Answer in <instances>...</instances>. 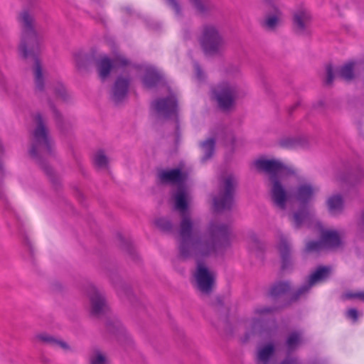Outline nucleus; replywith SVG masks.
<instances>
[{"mask_svg":"<svg viewBox=\"0 0 364 364\" xmlns=\"http://www.w3.org/2000/svg\"><path fill=\"white\" fill-rule=\"evenodd\" d=\"M174 200L176 209L181 217L178 250L183 258L192 255L208 256L230 247L232 232L228 224L213 220L210 222L203 235L196 236L193 233V223L188 211V193L185 186L177 187Z\"/></svg>","mask_w":364,"mask_h":364,"instance_id":"obj_1","label":"nucleus"},{"mask_svg":"<svg viewBox=\"0 0 364 364\" xmlns=\"http://www.w3.org/2000/svg\"><path fill=\"white\" fill-rule=\"evenodd\" d=\"M33 120L34 128L30 134L29 155L46 175L53 188L58 191L61 187V181L48 162V159L53 156L54 144L46 119L38 112L33 116Z\"/></svg>","mask_w":364,"mask_h":364,"instance_id":"obj_2","label":"nucleus"},{"mask_svg":"<svg viewBox=\"0 0 364 364\" xmlns=\"http://www.w3.org/2000/svg\"><path fill=\"white\" fill-rule=\"evenodd\" d=\"M18 20L22 28L19 51L23 59H31L33 61L32 71L35 90L36 92H43L45 90L46 71L38 58L42 37L36 29L34 16L28 11H21Z\"/></svg>","mask_w":364,"mask_h":364,"instance_id":"obj_3","label":"nucleus"},{"mask_svg":"<svg viewBox=\"0 0 364 364\" xmlns=\"http://www.w3.org/2000/svg\"><path fill=\"white\" fill-rule=\"evenodd\" d=\"M255 166L259 172L265 173L269 176L272 203L280 209L285 210L289 195L279 177L296 176V170L277 159H259L255 161Z\"/></svg>","mask_w":364,"mask_h":364,"instance_id":"obj_4","label":"nucleus"},{"mask_svg":"<svg viewBox=\"0 0 364 364\" xmlns=\"http://www.w3.org/2000/svg\"><path fill=\"white\" fill-rule=\"evenodd\" d=\"M198 42L203 53L208 55H221L226 47L223 35L218 26L213 23L202 26Z\"/></svg>","mask_w":364,"mask_h":364,"instance_id":"obj_5","label":"nucleus"},{"mask_svg":"<svg viewBox=\"0 0 364 364\" xmlns=\"http://www.w3.org/2000/svg\"><path fill=\"white\" fill-rule=\"evenodd\" d=\"M237 186L238 181L232 174H229L220 179L218 195L213 198L215 212L223 213L232 210Z\"/></svg>","mask_w":364,"mask_h":364,"instance_id":"obj_6","label":"nucleus"},{"mask_svg":"<svg viewBox=\"0 0 364 364\" xmlns=\"http://www.w3.org/2000/svg\"><path fill=\"white\" fill-rule=\"evenodd\" d=\"M100 320L105 323L109 331L114 324L120 328V321L112 314L109 304L103 290L92 285V321Z\"/></svg>","mask_w":364,"mask_h":364,"instance_id":"obj_7","label":"nucleus"},{"mask_svg":"<svg viewBox=\"0 0 364 364\" xmlns=\"http://www.w3.org/2000/svg\"><path fill=\"white\" fill-rule=\"evenodd\" d=\"M210 92L219 107L223 110L230 109L237 98L245 95V92L238 86L228 82H221L213 86Z\"/></svg>","mask_w":364,"mask_h":364,"instance_id":"obj_8","label":"nucleus"},{"mask_svg":"<svg viewBox=\"0 0 364 364\" xmlns=\"http://www.w3.org/2000/svg\"><path fill=\"white\" fill-rule=\"evenodd\" d=\"M331 272V269L325 266H319L314 272L309 277L307 282L301 286L293 292L289 300L284 304V306H290L292 304L297 302L301 298L304 297L309 292L311 288L317 282L326 279Z\"/></svg>","mask_w":364,"mask_h":364,"instance_id":"obj_9","label":"nucleus"},{"mask_svg":"<svg viewBox=\"0 0 364 364\" xmlns=\"http://www.w3.org/2000/svg\"><path fill=\"white\" fill-rule=\"evenodd\" d=\"M210 255H209V256ZM179 257L183 259H186V258H183L180 255ZM194 257L197 259V267L194 274L196 282V287L202 294L210 295L212 293L215 285V276L213 273L211 272L208 268L200 261V258L205 257L206 256L196 257V255H192L190 257ZM207 257H208V255Z\"/></svg>","mask_w":364,"mask_h":364,"instance_id":"obj_10","label":"nucleus"},{"mask_svg":"<svg viewBox=\"0 0 364 364\" xmlns=\"http://www.w3.org/2000/svg\"><path fill=\"white\" fill-rule=\"evenodd\" d=\"M132 78L129 73L119 75L112 87L111 98L115 104L124 101L128 95Z\"/></svg>","mask_w":364,"mask_h":364,"instance_id":"obj_11","label":"nucleus"},{"mask_svg":"<svg viewBox=\"0 0 364 364\" xmlns=\"http://www.w3.org/2000/svg\"><path fill=\"white\" fill-rule=\"evenodd\" d=\"M154 107L158 114L166 119L172 117L178 119V101L174 95L157 99L154 102Z\"/></svg>","mask_w":364,"mask_h":364,"instance_id":"obj_12","label":"nucleus"},{"mask_svg":"<svg viewBox=\"0 0 364 364\" xmlns=\"http://www.w3.org/2000/svg\"><path fill=\"white\" fill-rule=\"evenodd\" d=\"M188 174L180 168L172 169H161L157 173V178L160 183L176 184L178 186H185Z\"/></svg>","mask_w":364,"mask_h":364,"instance_id":"obj_13","label":"nucleus"},{"mask_svg":"<svg viewBox=\"0 0 364 364\" xmlns=\"http://www.w3.org/2000/svg\"><path fill=\"white\" fill-rule=\"evenodd\" d=\"M72 57L77 74L81 76L87 75L91 60L90 49L78 48L73 53Z\"/></svg>","mask_w":364,"mask_h":364,"instance_id":"obj_14","label":"nucleus"},{"mask_svg":"<svg viewBox=\"0 0 364 364\" xmlns=\"http://www.w3.org/2000/svg\"><path fill=\"white\" fill-rule=\"evenodd\" d=\"M212 306L218 320L215 325L225 331L228 330L230 326L229 321L230 309L224 305L223 297L217 296L212 303Z\"/></svg>","mask_w":364,"mask_h":364,"instance_id":"obj_15","label":"nucleus"},{"mask_svg":"<svg viewBox=\"0 0 364 364\" xmlns=\"http://www.w3.org/2000/svg\"><path fill=\"white\" fill-rule=\"evenodd\" d=\"M48 104L52 111L58 130L64 136L70 134L73 130L71 122L64 117L63 114L57 109L54 103L50 99L48 100Z\"/></svg>","mask_w":364,"mask_h":364,"instance_id":"obj_16","label":"nucleus"},{"mask_svg":"<svg viewBox=\"0 0 364 364\" xmlns=\"http://www.w3.org/2000/svg\"><path fill=\"white\" fill-rule=\"evenodd\" d=\"M278 250L281 259V270L287 271L293 268V259L291 247L286 238L282 237L278 245Z\"/></svg>","mask_w":364,"mask_h":364,"instance_id":"obj_17","label":"nucleus"},{"mask_svg":"<svg viewBox=\"0 0 364 364\" xmlns=\"http://www.w3.org/2000/svg\"><path fill=\"white\" fill-rule=\"evenodd\" d=\"M311 21V14L306 9H299L294 13L293 26L298 33H304Z\"/></svg>","mask_w":364,"mask_h":364,"instance_id":"obj_18","label":"nucleus"},{"mask_svg":"<svg viewBox=\"0 0 364 364\" xmlns=\"http://www.w3.org/2000/svg\"><path fill=\"white\" fill-rule=\"evenodd\" d=\"M315 188L310 183H303L297 186L294 198L301 206L308 205L314 198Z\"/></svg>","mask_w":364,"mask_h":364,"instance_id":"obj_19","label":"nucleus"},{"mask_svg":"<svg viewBox=\"0 0 364 364\" xmlns=\"http://www.w3.org/2000/svg\"><path fill=\"white\" fill-rule=\"evenodd\" d=\"M291 284L287 281H279L271 285L268 291V296H270L274 302L284 297L291 291Z\"/></svg>","mask_w":364,"mask_h":364,"instance_id":"obj_20","label":"nucleus"},{"mask_svg":"<svg viewBox=\"0 0 364 364\" xmlns=\"http://www.w3.org/2000/svg\"><path fill=\"white\" fill-rule=\"evenodd\" d=\"M163 76L156 69H146L142 78L144 86L147 89H152L161 83Z\"/></svg>","mask_w":364,"mask_h":364,"instance_id":"obj_21","label":"nucleus"},{"mask_svg":"<svg viewBox=\"0 0 364 364\" xmlns=\"http://www.w3.org/2000/svg\"><path fill=\"white\" fill-rule=\"evenodd\" d=\"M321 238L324 247L335 248L341 245V239L336 230H323Z\"/></svg>","mask_w":364,"mask_h":364,"instance_id":"obj_22","label":"nucleus"},{"mask_svg":"<svg viewBox=\"0 0 364 364\" xmlns=\"http://www.w3.org/2000/svg\"><path fill=\"white\" fill-rule=\"evenodd\" d=\"M196 12L203 16H207L215 9L211 0H188Z\"/></svg>","mask_w":364,"mask_h":364,"instance_id":"obj_23","label":"nucleus"},{"mask_svg":"<svg viewBox=\"0 0 364 364\" xmlns=\"http://www.w3.org/2000/svg\"><path fill=\"white\" fill-rule=\"evenodd\" d=\"M34 338L44 344L53 346H58L64 350H69V346L63 341L55 338L47 333H40L35 336Z\"/></svg>","mask_w":364,"mask_h":364,"instance_id":"obj_24","label":"nucleus"},{"mask_svg":"<svg viewBox=\"0 0 364 364\" xmlns=\"http://www.w3.org/2000/svg\"><path fill=\"white\" fill-rule=\"evenodd\" d=\"M281 16V11L278 7L273 6L272 13L266 14L265 18L262 23V26L268 30H274L279 24Z\"/></svg>","mask_w":364,"mask_h":364,"instance_id":"obj_25","label":"nucleus"},{"mask_svg":"<svg viewBox=\"0 0 364 364\" xmlns=\"http://www.w3.org/2000/svg\"><path fill=\"white\" fill-rule=\"evenodd\" d=\"M326 205L331 213H340L344 208V199L341 194L332 195L327 199Z\"/></svg>","mask_w":364,"mask_h":364,"instance_id":"obj_26","label":"nucleus"},{"mask_svg":"<svg viewBox=\"0 0 364 364\" xmlns=\"http://www.w3.org/2000/svg\"><path fill=\"white\" fill-rule=\"evenodd\" d=\"M304 342L302 333L299 331L290 332L286 339V346L289 352H293Z\"/></svg>","mask_w":364,"mask_h":364,"instance_id":"obj_27","label":"nucleus"},{"mask_svg":"<svg viewBox=\"0 0 364 364\" xmlns=\"http://www.w3.org/2000/svg\"><path fill=\"white\" fill-rule=\"evenodd\" d=\"M306 141L301 137L285 136L280 139L279 145L280 147L287 149H295L299 146H304Z\"/></svg>","mask_w":364,"mask_h":364,"instance_id":"obj_28","label":"nucleus"},{"mask_svg":"<svg viewBox=\"0 0 364 364\" xmlns=\"http://www.w3.org/2000/svg\"><path fill=\"white\" fill-rule=\"evenodd\" d=\"M117 237L121 250L127 252L132 260H136L138 259V256L132 242L129 240L126 239L121 234H118Z\"/></svg>","mask_w":364,"mask_h":364,"instance_id":"obj_29","label":"nucleus"},{"mask_svg":"<svg viewBox=\"0 0 364 364\" xmlns=\"http://www.w3.org/2000/svg\"><path fill=\"white\" fill-rule=\"evenodd\" d=\"M274 346L272 343L265 345L258 353L257 362L262 364H268L271 357L274 353Z\"/></svg>","mask_w":364,"mask_h":364,"instance_id":"obj_30","label":"nucleus"},{"mask_svg":"<svg viewBox=\"0 0 364 364\" xmlns=\"http://www.w3.org/2000/svg\"><path fill=\"white\" fill-rule=\"evenodd\" d=\"M310 213L308 208L305 206H301L293 215V221L296 228H300L302 224L306 220H309Z\"/></svg>","mask_w":364,"mask_h":364,"instance_id":"obj_31","label":"nucleus"},{"mask_svg":"<svg viewBox=\"0 0 364 364\" xmlns=\"http://www.w3.org/2000/svg\"><path fill=\"white\" fill-rule=\"evenodd\" d=\"M94 163L97 168L100 170L109 169V160L103 149H99L94 156Z\"/></svg>","mask_w":364,"mask_h":364,"instance_id":"obj_32","label":"nucleus"},{"mask_svg":"<svg viewBox=\"0 0 364 364\" xmlns=\"http://www.w3.org/2000/svg\"><path fill=\"white\" fill-rule=\"evenodd\" d=\"M289 300V298L284 299L282 302L277 306H259L254 309V314L258 316H265L273 314L278 310L287 308L284 304Z\"/></svg>","mask_w":364,"mask_h":364,"instance_id":"obj_33","label":"nucleus"},{"mask_svg":"<svg viewBox=\"0 0 364 364\" xmlns=\"http://www.w3.org/2000/svg\"><path fill=\"white\" fill-rule=\"evenodd\" d=\"M354 63H348L341 66L337 72V76L346 81H351L354 79Z\"/></svg>","mask_w":364,"mask_h":364,"instance_id":"obj_34","label":"nucleus"},{"mask_svg":"<svg viewBox=\"0 0 364 364\" xmlns=\"http://www.w3.org/2000/svg\"><path fill=\"white\" fill-rule=\"evenodd\" d=\"M113 63L109 58H102L99 63V75L100 78L104 80L107 79L112 69H113Z\"/></svg>","mask_w":364,"mask_h":364,"instance_id":"obj_35","label":"nucleus"},{"mask_svg":"<svg viewBox=\"0 0 364 364\" xmlns=\"http://www.w3.org/2000/svg\"><path fill=\"white\" fill-rule=\"evenodd\" d=\"M154 224L163 232L169 233L171 232L173 229L172 222L167 218L161 217L156 218L154 221Z\"/></svg>","mask_w":364,"mask_h":364,"instance_id":"obj_36","label":"nucleus"},{"mask_svg":"<svg viewBox=\"0 0 364 364\" xmlns=\"http://www.w3.org/2000/svg\"><path fill=\"white\" fill-rule=\"evenodd\" d=\"M215 140L213 138L208 139L202 144V148L204 151V156L202 160L205 161L210 159L215 151Z\"/></svg>","mask_w":364,"mask_h":364,"instance_id":"obj_37","label":"nucleus"},{"mask_svg":"<svg viewBox=\"0 0 364 364\" xmlns=\"http://www.w3.org/2000/svg\"><path fill=\"white\" fill-rule=\"evenodd\" d=\"M56 97L61 99L63 101H68L70 98V95L65 86L62 84H58L54 88Z\"/></svg>","mask_w":364,"mask_h":364,"instance_id":"obj_38","label":"nucleus"},{"mask_svg":"<svg viewBox=\"0 0 364 364\" xmlns=\"http://www.w3.org/2000/svg\"><path fill=\"white\" fill-rule=\"evenodd\" d=\"M77 288L82 294L85 295L89 300H91V295L90 292V285L89 281L80 280L77 282Z\"/></svg>","mask_w":364,"mask_h":364,"instance_id":"obj_39","label":"nucleus"},{"mask_svg":"<svg viewBox=\"0 0 364 364\" xmlns=\"http://www.w3.org/2000/svg\"><path fill=\"white\" fill-rule=\"evenodd\" d=\"M321 239L319 241L311 240L307 242L306 245V251L309 252H318L323 247Z\"/></svg>","mask_w":364,"mask_h":364,"instance_id":"obj_40","label":"nucleus"},{"mask_svg":"<svg viewBox=\"0 0 364 364\" xmlns=\"http://www.w3.org/2000/svg\"><path fill=\"white\" fill-rule=\"evenodd\" d=\"M111 61L113 63L114 68H124L128 66L130 64V62L128 59L121 55L115 56L111 60Z\"/></svg>","mask_w":364,"mask_h":364,"instance_id":"obj_41","label":"nucleus"},{"mask_svg":"<svg viewBox=\"0 0 364 364\" xmlns=\"http://www.w3.org/2000/svg\"><path fill=\"white\" fill-rule=\"evenodd\" d=\"M166 1L173 9L176 16H183L182 8L178 0H166Z\"/></svg>","mask_w":364,"mask_h":364,"instance_id":"obj_42","label":"nucleus"},{"mask_svg":"<svg viewBox=\"0 0 364 364\" xmlns=\"http://www.w3.org/2000/svg\"><path fill=\"white\" fill-rule=\"evenodd\" d=\"M326 79L325 80V84L326 85H331L334 79L333 69L331 64H328L326 66Z\"/></svg>","mask_w":364,"mask_h":364,"instance_id":"obj_43","label":"nucleus"},{"mask_svg":"<svg viewBox=\"0 0 364 364\" xmlns=\"http://www.w3.org/2000/svg\"><path fill=\"white\" fill-rule=\"evenodd\" d=\"M92 364H109V363L105 355L97 351L95 355L92 356Z\"/></svg>","mask_w":364,"mask_h":364,"instance_id":"obj_44","label":"nucleus"},{"mask_svg":"<svg viewBox=\"0 0 364 364\" xmlns=\"http://www.w3.org/2000/svg\"><path fill=\"white\" fill-rule=\"evenodd\" d=\"M105 323V329H106V331L111 334V335H113V336H117L119 335H121V334H123L124 332V327L122 325V323H120V328L119 329H117V328L114 326V324H112L110 326V328L112 331H109L107 327H106V325H105V323Z\"/></svg>","mask_w":364,"mask_h":364,"instance_id":"obj_45","label":"nucleus"},{"mask_svg":"<svg viewBox=\"0 0 364 364\" xmlns=\"http://www.w3.org/2000/svg\"><path fill=\"white\" fill-rule=\"evenodd\" d=\"M346 298L353 299H358L360 301H364V291H359V292H349L346 294Z\"/></svg>","mask_w":364,"mask_h":364,"instance_id":"obj_46","label":"nucleus"},{"mask_svg":"<svg viewBox=\"0 0 364 364\" xmlns=\"http://www.w3.org/2000/svg\"><path fill=\"white\" fill-rule=\"evenodd\" d=\"M347 316L350 318L353 321H357L358 318V312L355 309H350L347 311Z\"/></svg>","mask_w":364,"mask_h":364,"instance_id":"obj_47","label":"nucleus"},{"mask_svg":"<svg viewBox=\"0 0 364 364\" xmlns=\"http://www.w3.org/2000/svg\"><path fill=\"white\" fill-rule=\"evenodd\" d=\"M279 364H299L296 358H286Z\"/></svg>","mask_w":364,"mask_h":364,"instance_id":"obj_48","label":"nucleus"},{"mask_svg":"<svg viewBox=\"0 0 364 364\" xmlns=\"http://www.w3.org/2000/svg\"><path fill=\"white\" fill-rule=\"evenodd\" d=\"M195 70H196V76L198 79H202L203 78V70L202 68H200V65L196 63L195 65Z\"/></svg>","mask_w":364,"mask_h":364,"instance_id":"obj_49","label":"nucleus"},{"mask_svg":"<svg viewBox=\"0 0 364 364\" xmlns=\"http://www.w3.org/2000/svg\"><path fill=\"white\" fill-rule=\"evenodd\" d=\"M176 130H175V137H176V143L178 144L180 141L181 137V132L179 129V124H178V119H176Z\"/></svg>","mask_w":364,"mask_h":364,"instance_id":"obj_50","label":"nucleus"},{"mask_svg":"<svg viewBox=\"0 0 364 364\" xmlns=\"http://www.w3.org/2000/svg\"><path fill=\"white\" fill-rule=\"evenodd\" d=\"M122 290L130 300H132V299L134 298L132 289L129 287H122Z\"/></svg>","mask_w":364,"mask_h":364,"instance_id":"obj_51","label":"nucleus"},{"mask_svg":"<svg viewBox=\"0 0 364 364\" xmlns=\"http://www.w3.org/2000/svg\"><path fill=\"white\" fill-rule=\"evenodd\" d=\"M300 105V102L298 101L293 105L289 107L288 112L291 115L294 112V110Z\"/></svg>","mask_w":364,"mask_h":364,"instance_id":"obj_52","label":"nucleus"},{"mask_svg":"<svg viewBox=\"0 0 364 364\" xmlns=\"http://www.w3.org/2000/svg\"><path fill=\"white\" fill-rule=\"evenodd\" d=\"M108 276L111 278V279H114V277L116 276L114 273L113 272H108Z\"/></svg>","mask_w":364,"mask_h":364,"instance_id":"obj_53","label":"nucleus"},{"mask_svg":"<svg viewBox=\"0 0 364 364\" xmlns=\"http://www.w3.org/2000/svg\"><path fill=\"white\" fill-rule=\"evenodd\" d=\"M361 222H362L363 225L364 226V211L362 213Z\"/></svg>","mask_w":364,"mask_h":364,"instance_id":"obj_54","label":"nucleus"},{"mask_svg":"<svg viewBox=\"0 0 364 364\" xmlns=\"http://www.w3.org/2000/svg\"><path fill=\"white\" fill-rule=\"evenodd\" d=\"M43 362L45 363H48V359H43Z\"/></svg>","mask_w":364,"mask_h":364,"instance_id":"obj_55","label":"nucleus"},{"mask_svg":"<svg viewBox=\"0 0 364 364\" xmlns=\"http://www.w3.org/2000/svg\"><path fill=\"white\" fill-rule=\"evenodd\" d=\"M101 22H102L103 24H105V19H103V18H101Z\"/></svg>","mask_w":364,"mask_h":364,"instance_id":"obj_56","label":"nucleus"},{"mask_svg":"<svg viewBox=\"0 0 364 364\" xmlns=\"http://www.w3.org/2000/svg\"><path fill=\"white\" fill-rule=\"evenodd\" d=\"M235 138H233V139H232V143H234V142H235Z\"/></svg>","mask_w":364,"mask_h":364,"instance_id":"obj_57","label":"nucleus"}]
</instances>
